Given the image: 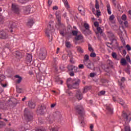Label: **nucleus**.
Wrapping results in <instances>:
<instances>
[{
  "label": "nucleus",
  "mask_w": 131,
  "mask_h": 131,
  "mask_svg": "<svg viewBox=\"0 0 131 131\" xmlns=\"http://www.w3.org/2000/svg\"><path fill=\"white\" fill-rule=\"evenodd\" d=\"M75 109L79 115V122L80 126H84L85 125V122H84V118L83 116L84 115V109L81 105H77L75 106Z\"/></svg>",
  "instance_id": "f257e3e1"
},
{
  "label": "nucleus",
  "mask_w": 131,
  "mask_h": 131,
  "mask_svg": "<svg viewBox=\"0 0 131 131\" xmlns=\"http://www.w3.org/2000/svg\"><path fill=\"white\" fill-rule=\"evenodd\" d=\"M80 83V79L77 78L72 79L69 78L67 80V85L68 89H78L79 88V84Z\"/></svg>",
  "instance_id": "f03ea898"
},
{
  "label": "nucleus",
  "mask_w": 131,
  "mask_h": 131,
  "mask_svg": "<svg viewBox=\"0 0 131 131\" xmlns=\"http://www.w3.org/2000/svg\"><path fill=\"white\" fill-rule=\"evenodd\" d=\"M24 116L26 120L27 121H30L33 119V116H32V113L28 111V108H25L24 110Z\"/></svg>",
  "instance_id": "7ed1b4c3"
},
{
  "label": "nucleus",
  "mask_w": 131,
  "mask_h": 131,
  "mask_svg": "<svg viewBox=\"0 0 131 131\" xmlns=\"http://www.w3.org/2000/svg\"><path fill=\"white\" fill-rule=\"evenodd\" d=\"M83 62L84 64L85 65L87 68H89V69H91V68H92L91 60H90V56H89V55L86 54L84 56V59L83 60Z\"/></svg>",
  "instance_id": "20e7f679"
},
{
  "label": "nucleus",
  "mask_w": 131,
  "mask_h": 131,
  "mask_svg": "<svg viewBox=\"0 0 131 131\" xmlns=\"http://www.w3.org/2000/svg\"><path fill=\"white\" fill-rule=\"evenodd\" d=\"M47 57V50L45 49H41L39 53L38 57L40 60H45Z\"/></svg>",
  "instance_id": "39448f33"
},
{
  "label": "nucleus",
  "mask_w": 131,
  "mask_h": 131,
  "mask_svg": "<svg viewBox=\"0 0 131 131\" xmlns=\"http://www.w3.org/2000/svg\"><path fill=\"white\" fill-rule=\"evenodd\" d=\"M0 38L1 39H7L9 38V34L5 30L0 31Z\"/></svg>",
  "instance_id": "423d86ee"
},
{
  "label": "nucleus",
  "mask_w": 131,
  "mask_h": 131,
  "mask_svg": "<svg viewBox=\"0 0 131 131\" xmlns=\"http://www.w3.org/2000/svg\"><path fill=\"white\" fill-rule=\"evenodd\" d=\"M67 68L69 71H73L74 70V72L75 73H77V72H78V68L75 66L69 64Z\"/></svg>",
  "instance_id": "0eeeda50"
},
{
  "label": "nucleus",
  "mask_w": 131,
  "mask_h": 131,
  "mask_svg": "<svg viewBox=\"0 0 131 131\" xmlns=\"http://www.w3.org/2000/svg\"><path fill=\"white\" fill-rule=\"evenodd\" d=\"M122 116L123 119H124V120H126V121H130V116H129V115H127V114H126L125 112L123 111Z\"/></svg>",
  "instance_id": "6e6552de"
},
{
  "label": "nucleus",
  "mask_w": 131,
  "mask_h": 131,
  "mask_svg": "<svg viewBox=\"0 0 131 131\" xmlns=\"http://www.w3.org/2000/svg\"><path fill=\"white\" fill-rule=\"evenodd\" d=\"M46 105L43 104H41L40 106L38 107L40 114L42 115V114H45V110H46Z\"/></svg>",
  "instance_id": "1a4fd4ad"
},
{
  "label": "nucleus",
  "mask_w": 131,
  "mask_h": 131,
  "mask_svg": "<svg viewBox=\"0 0 131 131\" xmlns=\"http://www.w3.org/2000/svg\"><path fill=\"white\" fill-rule=\"evenodd\" d=\"M55 15L58 22V26H60V25H62V24H61V14H60L59 12H56Z\"/></svg>",
  "instance_id": "9d476101"
},
{
  "label": "nucleus",
  "mask_w": 131,
  "mask_h": 131,
  "mask_svg": "<svg viewBox=\"0 0 131 131\" xmlns=\"http://www.w3.org/2000/svg\"><path fill=\"white\" fill-rule=\"evenodd\" d=\"M83 26L86 30L88 34H92V31L90 30V25L88 23H84Z\"/></svg>",
  "instance_id": "9b49d317"
},
{
  "label": "nucleus",
  "mask_w": 131,
  "mask_h": 131,
  "mask_svg": "<svg viewBox=\"0 0 131 131\" xmlns=\"http://www.w3.org/2000/svg\"><path fill=\"white\" fill-rule=\"evenodd\" d=\"M121 81H119V85L120 86V89H124V85H123V82L125 81V78L123 77L121 79Z\"/></svg>",
  "instance_id": "f8f14e48"
},
{
  "label": "nucleus",
  "mask_w": 131,
  "mask_h": 131,
  "mask_svg": "<svg viewBox=\"0 0 131 131\" xmlns=\"http://www.w3.org/2000/svg\"><path fill=\"white\" fill-rule=\"evenodd\" d=\"M75 40H81V42H84L83 36L82 34L77 35L75 37Z\"/></svg>",
  "instance_id": "ddd939ff"
},
{
  "label": "nucleus",
  "mask_w": 131,
  "mask_h": 131,
  "mask_svg": "<svg viewBox=\"0 0 131 131\" xmlns=\"http://www.w3.org/2000/svg\"><path fill=\"white\" fill-rule=\"evenodd\" d=\"M76 97L78 100H80L82 99V94H81V92L80 91L78 90L77 91Z\"/></svg>",
  "instance_id": "4468645a"
},
{
  "label": "nucleus",
  "mask_w": 131,
  "mask_h": 131,
  "mask_svg": "<svg viewBox=\"0 0 131 131\" xmlns=\"http://www.w3.org/2000/svg\"><path fill=\"white\" fill-rule=\"evenodd\" d=\"M106 110H107L108 114H113V108H112V106L111 105L106 106Z\"/></svg>",
  "instance_id": "2eb2a0df"
},
{
  "label": "nucleus",
  "mask_w": 131,
  "mask_h": 131,
  "mask_svg": "<svg viewBox=\"0 0 131 131\" xmlns=\"http://www.w3.org/2000/svg\"><path fill=\"white\" fill-rule=\"evenodd\" d=\"M78 10L80 12V13H81V15H82V16H84V14H85L84 12H85V10L84 9L83 7L79 6L78 8Z\"/></svg>",
  "instance_id": "dca6fc26"
},
{
  "label": "nucleus",
  "mask_w": 131,
  "mask_h": 131,
  "mask_svg": "<svg viewBox=\"0 0 131 131\" xmlns=\"http://www.w3.org/2000/svg\"><path fill=\"white\" fill-rule=\"evenodd\" d=\"M92 89V86H85L83 88V94H85L86 93H88L89 91H90Z\"/></svg>",
  "instance_id": "f3484780"
},
{
  "label": "nucleus",
  "mask_w": 131,
  "mask_h": 131,
  "mask_svg": "<svg viewBox=\"0 0 131 131\" xmlns=\"http://www.w3.org/2000/svg\"><path fill=\"white\" fill-rule=\"evenodd\" d=\"M26 60L29 63H31L32 62V55L30 54H27Z\"/></svg>",
  "instance_id": "a211bd4d"
},
{
  "label": "nucleus",
  "mask_w": 131,
  "mask_h": 131,
  "mask_svg": "<svg viewBox=\"0 0 131 131\" xmlns=\"http://www.w3.org/2000/svg\"><path fill=\"white\" fill-rule=\"evenodd\" d=\"M35 103L32 101H29L28 102V106L29 108H31V109H34L35 108Z\"/></svg>",
  "instance_id": "6ab92c4d"
},
{
  "label": "nucleus",
  "mask_w": 131,
  "mask_h": 131,
  "mask_svg": "<svg viewBox=\"0 0 131 131\" xmlns=\"http://www.w3.org/2000/svg\"><path fill=\"white\" fill-rule=\"evenodd\" d=\"M24 10H25V11H24L25 14H26V15H28V14H30L31 9L30 6H27L26 7H25Z\"/></svg>",
  "instance_id": "aec40b11"
},
{
  "label": "nucleus",
  "mask_w": 131,
  "mask_h": 131,
  "mask_svg": "<svg viewBox=\"0 0 131 131\" xmlns=\"http://www.w3.org/2000/svg\"><path fill=\"white\" fill-rule=\"evenodd\" d=\"M112 42L111 43H109V42L106 43L107 47H108V48H110V49H111V47L108 46V45H112L113 43V41H115L116 42V39L114 38V35L112 34Z\"/></svg>",
  "instance_id": "412c9836"
},
{
  "label": "nucleus",
  "mask_w": 131,
  "mask_h": 131,
  "mask_svg": "<svg viewBox=\"0 0 131 131\" xmlns=\"http://www.w3.org/2000/svg\"><path fill=\"white\" fill-rule=\"evenodd\" d=\"M12 10L13 11L15 12V13H18V12H19V8H18L17 7V6H16V5L15 4H12Z\"/></svg>",
  "instance_id": "4be33fe9"
},
{
  "label": "nucleus",
  "mask_w": 131,
  "mask_h": 131,
  "mask_svg": "<svg viewBox=\"0 0 131 131\" xmlns=\"http://www.w3.org/2000/svg\"><path fill=\"white\" fill-rule=\"evenodd\" d=\"M34 24V21H33V19H29L27 24V26L31 27L32 25Z\"/></svg>",
  "instance_id": "5701e85b"
},
{
  "label": "nucleus",
  "mask_w": 131,
  "mask_h": 131,
  "mask_svg": "<svg viewBox=\"0 0 131 131\" xmlns=\"http://www.w3.org/2000/svg\"><path fill=\"white\" fill-rule=\"evenodd\" d=\"M15 77L16 78H18V79L16 80V83H21V81H22V77L18 75H15Z\"/></svg>",
  "instance_id": "b1692460"
},
{
  "label": "nucleus",
  "mask_w": 131,
  "mask_h": 131,
  "mask_svg": "<svg viewBox=\"0 0 131 131\" xmlns=\"http://www.w3.org/2000/svg\"><path fill=\"white\" fill-rule=\"evenodd\" d=\"M106 8H107V11L108 15H111L112 12H111V8L110 7V4H107Z\"/></svg>",
  "instance_id": "393cba45"
},
{
  "label": "nucleus",
  "mask_w": 131,
  "mask_h": 131,
  "mask_svg": "<svg viewBox=\"0 0 131 131\" xmlns=\"http://www.w3.org/2000/svg\"><path fill=\"white\" fill-rule=\"evenodd\" d=\"M120 63L121 65H122L123 66H124V65H126V64H127V62H126V60H125V59L124 58H122L121 59Z\"/></svg>",
  "instance_id": "a878e982"
},
{
  "label": "nucleus",
  "mask_w": 131,
  "mask_h": 131,
  "mask_svg": "<svg viewBox=\"0 0 131 131\" xmlns=\"http://www.w3.org/2000/svg\"><path fill=\"white\" fill-rule=\"evenodd\" d=\"M97 31L100 33V34H101L102 35H105V34L103 33V30H102V29L101 28V27H98L97 28Z\"/></svg>",
  "instance_id": "bb28decb"
},
{
  "label": "nucleus",
  "mask_w": 131,
  "mask_h": 131,
  "mask_svg": "<svg viewBox=\"0 0 131 131\" xmlns=\"http://www.w3.org/2000/svg\"><path fill=\"white\" fill-rule=\"evenodd\" d=\"M15 55L16 58H22V53L19 51H16Z\"/></svg>",
  "instance_id": "cd10ccee"
},
{
  "label": "nucleus",
  "mask_w": 131,
  "mask_h": 131,
  "mask_svg": "<svg viewBox=\"0 0 131 131\" xmlns=\"http://www.w3.org/2000/svg\"><path fill=\"white\" fill-rule=\"evenodd\" d=\"M76 49L79 53H80V54H83V50H82V48H81L80 46L77 47Z\"/></svg>",
  "instance_id": "c85d7f7f"
},
{
  "label": "nucleus",
  "mask_w": 131,
  "mask_h": 131,
  "mask_svg": "<svg viewBox=\"0 0 131 131\" xmlns=\"http://www.w3.org/2000/svg\"><path fill=\"white\" fill-rule=\"evenodd\" d=\"M118 102L122 106H123L124 105V101L122 99L119 98V100H118Z\"/></svg>",
  "instance_id": "c756f323"
},
{
  "label": "nucleus",
  "mask_w": 131,
  "mask_h": 131,
  "mask_svg": "<svg viewBox=\"0 0 131 131\" xmlns=\"http://www.w3.org/2000/svg\"><path fill=\"white\" fill-rule=\"evenodd\" d=\"M88 50L90 52H93L94 49L92 47V45L90 43L88 44Z\"/></svg>",
  "instance_id": "7c9ffc66"
},
{
  "label": "nucleus",
  "mask_w": 131,
  "mask_h": 131,
  "mask_svg": "<svg viewBox=\"0 0 131 131\" xmlns=\"http://www.w3.org/2000/svg\"><path fill=\"white\" fill-rule=\"evenodd\" d=\"M66 48H68L69 49H70V48H71V44L70 43V42L66 41Z\"/></svg>",
  "instance_id": "2f4dec72"
},
{
  "label": "nucleus",
  "mask_w": 131,
  "mask_h": 131,
  "mask_svg": "<svg viewBox=\"0 0 131 131\" xmlns=\"http://www.w3.org/2000/svg\"><path fill=\"white\" fill-rule=\"evenodd\" d=\"M95 8L96 9L99 10L100 6H99V2L98 0H96Z\"/></svg>",
  "instance_id": "473e14b6"
},
{
  "label": "nucleus",
  "mask_w": 131,
  "mask_h": 131,
  "mask_svg": "<svg viewBox=\"0 0 131 131\" xmlns=\"http://www.w3.org/2000/svg\"><path fill=\"white\" fill-rule=\"evenodd\" d=\"M59 69L60 70H61V71H63L64 69H65V66L63 64H60L59 66Z\"/></svg>",
  "instance_id": "72a5a7b5"
},
{
  "label": "nucleus",
  "mask_w": 131,
  "mask_h": 131,
  "mask_svg": "<svg viewBox=\"0 0 131 131\" xmlns=\"http://www.w3.org/2000/svg\"><path fill=\"white\" fill-rule=\"evenodd\" d=\"M112 56L114 59H117V54L115 52H113L112 53Z\"/></svg>",
  "instance_id": "f704fd0d"
},
{
  "label": "nucleus",
  "mask_w": 131,
  "mask_h": 131,
  "mask_svg": "<svg viewBox=\"0 0 131 131\" xmlns=\"http://www.w3.org/2000/svg\"><path fill=\"white\" fill-rule=\"evenodd\" d=\"M126 60L127 62H128L129 63H131V60H130V57H129V55H126Z\"/></svg>",
  "instance_id": "c9c22d12"
},
{
  "label": "nucleus",
  "mask_w": 131,
  "mask_h": 131,
  "mask_svg": "<svg viewBox=\"0 0 131 131\" xmlns=\"http://www.w3.org/2000/svg\"><path fill=\"white\" fill-rule=\"evenodd\" d=\"M70 62L71 64H75V61L73 57H71L70 58Z\"/></svg>",
  "instance_id": "e433bc0d"
},
{
  "label": "nucleus",
  "mask_w": 131,
  "mask_h": 131,
  "mask_svg": "<svg viewBox=\"0 0 131 131\" xmlns=\"http://www.w3.org/2000/svg\"><path fill=\"white\" fill-rule=\"evenodd\" d=\"M16 91L18 94H21L23 92V90L21 88H16Z\"/></svg>",
  "instance_id": "4c0bfd02"
},
{
  "label": "nucleus",
  "mask_w": 131,
  "mask_h": 131,
  "mask_svg": "<svg viewBox=\"0 0 131 131\" xmlns=\"http://www.w3.org/2000/svg\"><path fill=\"white\" fill-rule=\"evenodd\" d=\"M72 32L73 33V35H74V36H76L77 35V34L78 33V31H75V30L72 31Z\"/></svg>",
  "instance_id": "58836bf2"
},
{
  "label": "nucleus",
  "mask_w": 131,
  "mask_h": 131,
  "mask_svg": "<svg viewBox=\"0 0 131 131\" xmlns=\"http://www.w3.org/2000/svg\"><path fill=\"white\" fill-rule=\"evenodd\" d=\"M115 18V16H114V15L113 14L110 16L109 20L110 21H113Z\"/></svg>",
  "instance_id": "ea45409f"
},
{
  "label": "nucleus",
  "mask_w": 131,
  "mask_h": 131,
  "mask_svg": "<svg viewBox=\"0 0 131 131\" xmlns=\"http://www.w3.org/2000/svg\"><path fill=\"white\" fill-rule=\"evenodd\" d=\"M18 3H20V4H24L25 3H26V2H28L29 0H17Z\"/></svg>",
  "instance_id": "a19ab883"
},
{
  "label": "nucleus",
  "mask_w": 131,
  "mask_h": 131,
  "mask_svg": "<svg viewBox=\"0 0 131 131\" xmlns=\"http://www.w3.org/2000/svg\"><path fill=\"white\" fill-rule=\"evenodd\" d=\"M124 129L125 131H130V127L129 126H125Z\"/></svg>",
  "instance_id": "79ce46f5"
},
{
  "label": "nucleus",
  "mask_w": 131,
  "mask_h": 131,
  "mask_svg": "<svg viewBox=\"0 0 131 131\" xmlns=\"http://www.w3.org/2000/svg\"><path fill=\"white\" fill-rule=\"evenodd\" d=\"M3 23H4V17L0 15V24H3Z\"/></svg>",
  "instance_id": "37998d69"
},
{
  "label": "nucleus",
  "mask_w": 131,
  "mask_h": 131,
  "mask_svg": "<svg viewBox=\"0 0 131 131\" xmlns=\"http://www.w3.org/2000/svg\"><path fill=\"white\" fill-rule=\"evenodd\" d=\"M96 15L99 17V16H101V11H100V10L97 9L96 11Z\"/></svg>",
  "instance_id": "c03bdc74"
},
{
  "label": "nucleus",
  "mask_w": 131,
  "mask_h": 131,
  "mask_svg": "<svg viewBox=\"0 0 131 131\" xmlns=\"http://www.w3.org/2000/svg\"><path fill=\"white\" fill-rule=\"evenodd\" d=\"M105 93H106V92H105L104 91H101L99 92L98 95L99 96H103V95H105Z\"/></svg>",
  "instance_id": "a18cd8bd"
},
{
  "label": "nucleus",
  "mask_w": 131,
  "mask_h": 131,
  "mask_svg": "<svg viewBox=\"0 0 131 131\" xmlns=\"http://www.w3.org/2000/svg\"><path fill=\"white\" fill-rule=\"evenodd\" d=\"M64 6H65L66 8H70L69 4H68V2L67 1H65L64 2Z\"/></svg>",
  "instance_id": "49530a36"
},
{
  "label": "nucleus",
  "mask_w": 131,
  "mask_h": 131,
  "mask_svg": "<svg viewBox=\"0 0 131 131\" xmlns=\"http://www.w3.org/2000/svg\"><path fill=\"white\" fill-rule=\"evenodd\" d=\"M122 20H123V21H125L126 20V15L125 14H123L122 16L121 17Z\"/></svg>",
  "instance_id": "de8ad7c7"
},
{
  "label": "nucleus",
  "mask_w": 131,
  "mask_h": 131,
  "mask_svg": "<svg viewBox=\"0 0 131 131\" xmlns=\"http://www.w3.org/2000/svg\"><path fill=\"white\" fill-rule=\"evenodd\" d=\"M1 82H2V81L0 80V83L2 85V86H3V88H7V86H8V84H7V83L3 84Z\"/></svg>",
  "instance_id": "09e8293b"
},
{
  "label": "nucleus",
  "mask_w": 131,
  "mask_h": 131,
  "mask_svg": "<svg viewBox=\"0 0 131 131\" xmlns=\"http://www.w3.org/2000/svg\"><path fill=\"white\" fill-rule=\"evenodd\" d=\"M46 119L49 122V123H53V120H52L50 117H47Z\"/></svg>",
  "instance_id": "8fccbe9b"
},
{
  "label": "nucleus",
  "mask_w": 131,
  "mask_h": 131,
  "mask_svg": "<svg viewBox=\"0 0 131 131\" xmlns=\"http://www.w3.org/2000/svg\"><path fill=\"white\" fill-rule=\"evenodd\" d=\"M6 125V123L5 122L0 121V127H2V126H5Z\"/></svg>",
  "instance_id": "3c124183"
},
{
  "label": "nucleus",
  "mask_w": 131,
  "mask_h": 131,
  "mask_svg": "<svg viewBox=\"0 0 131 131\" xmlns=\"http://www.w3.org/2000/svg\"><path fill=\"white\" fill-rule=\"evenodd\" d=\"M78 68L79 69H83V68H84V66H83L82 64H80L78 66Z\"/></svg>",
  "instance_id": "603ef678"
},
{
  "label": "nucleus",
  "mask_w": 131,
  "mask_h": 131,
  "mask_svg": "<svg viewBox=\"0 0 131 131\" xmlns=\"http://www.w3.org/2000/svg\"><path fill=\"white\" fill-rule=\"evenodd\" d=\"M96 55L95 53H92L90 54V57H91V58H95V57H96Z\"/></svg>",
  "instance_id": "864d4df0"
},
{
  "label": "nucleus",
  "mask_w": 131,
  "mask_h": 131,
  "mask_svg": "<svg viewBox=\"0 0 131 131\" xmlns=\"http://www.w3.org/2000/svg\"><path fill=\"white\" fill-rule=\"evenodd\" d=\"M94 26L98 28V27H99V23L98 21L94 22Z\"/></svg>",
  "instance_id": "5fc2aeb1"
},
{
  "label": "nucleus",
  "mask_w": 131,
  "mask_h": 131,
  "mask_svg": "<svg viewBox=\"0 0 131 131\" xmlns=\"http://www.w3.org/2000/svg\"><path fill=\"white\" fill-rule=\"evenodd\" d=\"M126 48L127 49V51H131V47L129 46V45H127Z\"/></svg>",
  "instance_id": "6e6d98bb"
},
{
  "label": "nucleus",
  "mask_w": 131,
  "mask_h": 131,
  "mask_svg": "<svg viewBox=\"0 0 131 131\" xmlns=\"http://www.w3.org/2000/svg\"><path fill=\"white\" fill-rule=\"evenodd\" d=\"M68 57H70V59L71 58H73V56L72 55V53L71 52H69L68 54Z\"/></svg>",
  "instance_id": "4d7b16f0"
},
{
  "label": "nucleus",
  "mask_w": 131,
  "mask_h": 131,
  "mask_svg": "<svg viewBox=\"0 0 131 131\" xmlns=\"http://www.w3.org/2000/svg\"><path fill=\"white\" fill-rule=\"evenodd\" d=\"M70 76H74L75 74H74V72H73V71H72L71 72L69 73Z\"/></svg>",
  "instance_id": "13d9d810"
},
{
  "label": "nucleus",
  "mask_w": 131,
  "mask_h": 131,
  "mask_svg": "<svg viewBox=\"0 0 131 131\" xmlns=\"http://www.w3.org/2000/svg\"><path fill=\"white\" fill-rule=\"evenodd\" d=\"M106 63L108 65H111V64H112V61H111L110 60H107V61H106Z\"/></svg>",
  "instance_id": "bf43d9fd"
},
{
  "label": "nucleus",
  "mask_w": 131,
  "mask_h": 131,
  "mask_svg": "<svg viewBox=\"0 0 131 131\" xmlns=\"http://www.w3.org/2000/svg\"><path fill=\"white\" fill-rule=\"evenodd\" d=\"M10 46H11V42H8V43H6V48H9Z\"/></svg>",
  "instance_id": "052dcab7"
},
{
  "label": "nucleus",
  "mask_w": 131,
  "mask_h": 131,
  "mask_svg": "<svg viewBox=\"0 0 131 131\" xmlns=\"http://www.w3.org/2000/svg\"><path fill=\"white\" fill-rule=\"evenodd\" d=\"M46 35L48 36L49 38H50V32H49L48 31L46 32Z\"/></svg>",
  "instance_id": "680f3d73"
},
{
  "label": "nucleus",
  "mask_w": 131,
  "mask_h": 131,
  "mask_svg": "<svg viewBox=\"0 0 131 131\" xmlns=\"http://www.w3.org/2000/svg\"><path fill=\"white\" fill-rule=\"evenodd\" d=\"M52 3H53V1L48 0V5H49V6H51V5H52Z\"/></svg>",
  "instance_id": "e2e57ef3"
},
{
  "label": "nucleus",
  "mask_w": 131,
  "mask_h": 131,
  "mask_svg": "<svg viewBox=\"0 0 131 131\" xmlns=\"http://www.w3.org/2000/svg\"><path fill=\"white\" fill-rule=\"evenodd\" d=\"M93 128H94V125H93V124H91L90 125V129H91V131H94L93 130Z\"/></svg>",
  "instance_id": "0e129e2a"
},
{
  "label": "nucleus",
  "mask_w": 131,
  "mask_h": 131,
  "mask_svg": "<svg viewBox=\"0 0 131 131\" xmlns=\"http://www.w3.org/2000/svg\"><path fill=\"white\" fill-rule=\"evenodd\" d=\"M125 72H126L127 73H130L129 69H128V68L125 69Z\"/></svg>",
  "instance_id": "69168bd1"
},
{
  "label": "nucleus",
  "mask_w": 131,
  "mask_h": 131,
  "mask_svg": "<svg viewBox=\"0 0 131 131\" xmlns=\"http://www.w3.org/2000/svg\"><path fill=\"white\" fill-rule=\"evenodd\" d=\"M116 2V0H112V3L113 5L115 6V7H116V3H115Z\"/></svg>",
  "instance_id": "338daca9"
},
{
  "label": "nucleus",
  "mask_w": 131,
  "mask_h": 131,
  "mask_svg": "<svg viewBox=\"0 0 131 131\" xmlns=\"http://www.w3.org/2000/svg\"><path fill=\"white\" fill-rule=\"evenodd\" d=\"M95 77V73H90V77Z\"/></svg>",
  "instance_id": "774afa93"
}]
</instances>
